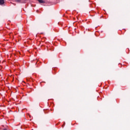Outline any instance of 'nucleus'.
I'll use <instances>...</instances> for the list:
<instances>
[{
    "label": "nucleus",
    "instance_id": "f257e3e1",
    "mask_svg": "<svg viewBox=\"0 0 130 130\" xmlns=\"http://www.w3.org/2000/svg\"><path fill=\"white\" fill-rule=\"evenodd\" d=\"M5 4V0H0V5H4Z\"/></svg>",
    "mask_w": 130,
    "mask_h": 130
},
{
    "label": "nucleus",
    "instance_id": "f03ea898",
    "mask_svg": "<svg viewBox=\"0 0 130 130\" xmlns=\"http://www.w3.org/2000/svg\"><path fill=\"white\" fill-rule=\"evenodd\" d=\"M39 3H40V4H44V1L43 0H38Z\"/></svg>",
    "mask_w": 130,
    "mask_h": 130
},
{
    "label": "nucleus",
    "instance_id": "7ed1b4c3",
    "mask_svg": "<svg viewBox=\"0 0 130 130\" xmlns=\"http://www.w3.org/2000/svg\"><path fill=\"white\" fill-rule=\"evenodd\" d=\"M17 3L21 2V0H15Z\"/></svg>",
    "mask_w": 130,
    "mask_h": 130
},
{
    "label": "nucleus",
    "instance_id": "20e7f679",
    "mask_svg": "<svg viewBox=\"0 0 130 130\" xmlns=\"http://www.w3.org/2000/svg\"><path fill=\"white\" fill-rule=\"evenodd\" d=\"M3 130H8L7 128H4Z\"/></svg>",
    "mask_w": 130,
    "mask_h": 130
}]
</instances>
